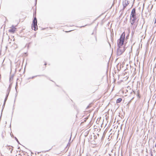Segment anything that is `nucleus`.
Segmentation results:
<instances>
[{"mask_svg": "<svg viewBox=\"0 0 156 156\" xmlns=\"http://www.w3.org/2000/svg\"><path fill=\"white\" fill-rule=\"evenodd\" d=\"M125 36V34L124 32L122 34L120 38L118 40L117 45L118 48L117 54L118 55H122L125 50V46H123Z\"/></svg>", "mask_w": 156, "mask_h": 156, "instance_id": "f257e3e1", "label": "nucleus"}, {"mask_svg": "<svg viewBox=\"0 0 156 156\" xmlns=\"http://www.w3.org/2000/svg\"><path fill=\"white\" fill-rule=\"evenodd\" d=\"M37 20L36 17H35L32 22L31 27L33 30L36 31L38 29L37 26Z\"/></svg>", "mask_w": 156, "mask_h": 156, "instance_id": "f03ea898", "label": "nucleus"}, {"mask_svg": "<svg viewBox=\"0 0 156 156\" xmlns=\"http://www.w3.org/2000/svg\"><path fill=\"white\" fill-rule=\"evenodd\" d=\"M132 18H136V12L135 8H133L131 12L130 19H132Z\"/></svg>", "mask_w": 156, "mask_h": 156, "instance_id": "7ed1b4c3", "label": "nucleus"}, {"mask_svg": "<svg viewBox=\"0 0 156 156\" xmlns=\"http://www.w3.org/2000/svg\"><path fill=\"white\" fill-rule=\"evenodd\" d=\"M16 27L12 26L10 28L9 31L10 33L13 34L16 32Z\"/></svg>", "mask_w": 156, "mask_h": 156, "instance_id": "20e7f679", "label": "nucleus"}, {"mask_svg": "<svg viewBox=\"0 0 156 156\" xmlns=\"http://www.w3.org/2000/svg\"><path fill=\"white\" fill-rule=\"evenodd\" d=\"M129 4L128 1L127 0H124L122 2V4L123 6V9H125L126 7Z\"/></svg>", "mask_w": 156, "mask_h": 156, "instance_id": "39448f33", "label": "nucleus"}, {"mask_svg": "<svg viewBox=\"0 0 156 156\" xmlns=\"http://www.w3.org/2000/svg\"><path fill=\"white\" fill-rule=\"evenodd\" d=\"M133 19H131L130 23L132 25H133L134 24L135 21L136 19V18H133Z\"/></svg>", "mask_w": 156, "mask_h": 156, "instance_id": "423d86ee", "label": "nucleus"}, {"mask_svg": "<svg viewBox=\"0 0 156 156\" xmlns=\"http://www.w3.org/2000/svg\"><path fill=\"white\" fill-rule=\"evenodd\" d=\"M13 147L11 146H8V149L10 151L11 153L12 152L13 150Z\"/></svg>", "mask_w": 156, "mask_h": 156, "instance_id": "0eeeda50", "label": "nucleus"}, {"mask_svg": "<svg viewBox=\"0 0 156 156\" xmlns=\"http://www.w3.org/2000/svg\"><path fill=\"white\" fill-rule=\"evenodd\" d=\"M122 101V99L121 98H119L116 100V103H120Z\"/></svg>", "mask_w": 156, "mask_h": 156, "instance_id": "6e6552de", "label": "nucleus"}, {"mask_svg": "<svg viewBox=\"0 0 156 156\" xmlns=\"http://www.w3.org/2000/svg\"><path fill=\"white\" fill-rule=\"evenodd\" d=\"M16 156H22L21 154L20 153V152H17Z\"/></svg>", "mask_w": 156, "mask_h": 156, "instance_id": "1a4fd4ad", "label": "nucleus"}, {"mask_svg": "<svg viewBox=\"0 0 156 156\" xmlns=\"http://www.w3.org/2000/svg\"><path fill=\"white\" fill-rule=\"evenodd\" d=\"M69 146H70V144H67V147H68L67 149V150H66V151L68 150V149H69Z\"/></svg>", "mask_w": 156, "mask_h": 156, "instance_id": "9d476101", "label": "nucleus"}, {"mask_svg": "<svg viewBox=\"0 0 156 156\" xmlns=\"http://www.w3.org/2000/svg\"><path fill=\"white\" fill-rule=\"evenodd\" d=\"M156 23V18H155V23Z\"/></svg>", "mask_w": 156, "mask_h": 156, "instance_id": "9b49d317", "label": "nucleus"}, {"mask_svg": "<svg viewBox=\"0 0 156 156\" xmlns=\"http://www.w3.org/2000/svg\"><path fill=\"white\" fill-rule=\"evenodd\" d=\"M46 65H47V63L45 62V63H44V65L46 66Z\"/></svg>", "mask_w": 156, "mask_h": 156, "instance_id": "f8f14e48", "label": "nucleus"}, {"mask_svg": "<svg viewBox=\"0 0 156 156\" xmlns=\"http://www.w3.org/2000/svg\"><path fill=\"white\" fill-rule=\"evenodd\" d=\"M155 147H156V144L155 145Z\"/></svg>", "mask_w": 156, "mask_h": 156, "instance_id": "ddd939ff", "label": "nucleus"}]
</instances>
